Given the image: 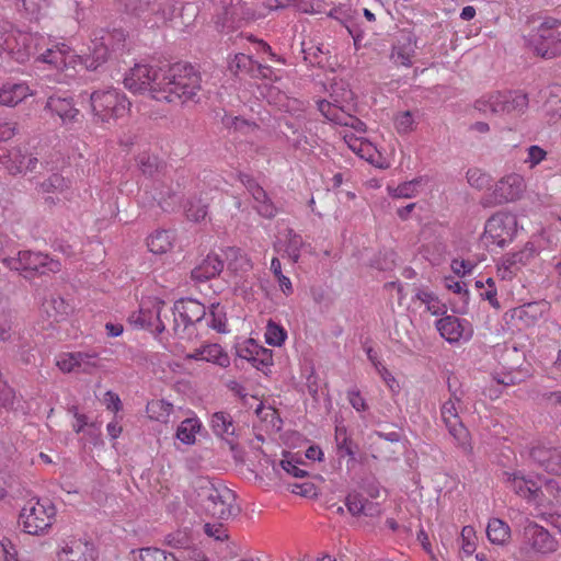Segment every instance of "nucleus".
I'll return each instance as SVG.
<instances>
[{
  "instance_id": "nucleus-1",
  "label": "nucleus",
  "mask_w": 561,
  "mask_h": 561,
  "mask_svg": "<svg viewBox=\"0 0 561 561\" xmlns=\"http://www.w3.org/2000/svg\"><path fill=\"white\" fill-rule=\"evenodd\" d=\"M161 80L157 101L186 102L194 100L201 90V76L191 65L174 64L165 68Z\"/></svg>"
},
{
  "instance_id": "nucleus-2",
  "label": "nucleus",
  "mask_w": 561,
  "mask_h": 561,
  "mask_svg": "<svg viewBox=\"0 0 561 561\" xmlns=\"http://www.w3.org/2000/svg\"><path fill=\"white\" fill-rule=\"evenodd\" d=\"M197 502L204 512L217 519L227 520L239 513L234 505L236 494L225 485H216L208 478L195 481Z\"/></svg>"
},
{
  "instance_id": "nucleus-3",
  "label": "nucleus",
  "mask_w": 561,
  "mask_h": 561,
  "mask_svg": "<svg viewBox=\"0 0 561 561\" xmlns=\"http://www.w3.org/2000/svg\"><path fill=\"white\" fill-rule=\"evenodd\" d=\"M527 46L534 55L543 59L561 56V19L546 16L527 38Z\"/></svg>"
},
{
  "instance_id": "nucleus-4",
  "label": "nucleus",
  "mask_w": 561,
  "mask_h": 561,
  "mask_svg": "<svg viewBox=\"0 0 561 561\" xmlns=\"http://www.w3.org/2000/svg\"><path fill=\"white\" fill-rule=\"evenodd\" d=\"M519 552L525 557L547 556L559 547L557 538L543 526L526 518L518 530Z\"/></svg>"
},
{
  "instance_id": "nucleus-5",
  "label": "nucleus",
  "mask_w": 561,
  "mask_h": 561,
  "mask_svg": "<svg viewBox=\"0 0 561 561\" xmlns=\"http://www.w3.org/2000/svg\"><path fill=\"white\" fill-rule=\"evenodd\" d=\"M2 262L10 270L19 272L24 278L58 273L61 270L59 261L41 252L20 251L16 256L4 257Z\"/></svg>"
},
{
  "instance_id": "nucleus-6",
  "label": "nucleus",
  "mask_w": 561,
  "mask_h": 561,
  "mask_svg": "<svg viewBox=\"0 0 561 561\" xmlns=\"http://www.w3.org/2000/svg\"><path fill=\"white\" fill-rule=\"evenodd\" d=\"M90 102L94 117L103 123L124 117L131 105L127 96L117 89L94 91L90 95Z\"/></svg>"
},
{
  "instance_id": "nucleus-7",
  "label": "nucleus",
  "mask_w": 561,
  "mask_h": 561,
  "mask_svg": "<svg viewBox=\"0 0 561 561\" xmlns=\"http://www.w3.org/2000/svg\"><path fill=\"white\" fill-rule=\"evenodd\" d=\"M56 508L48 499H31L20 513V523L25 533L41 535L53 524Z\"/></svg>"
},
{
  "instance_id": "nucleus-8",
  "label": "nucleus",
  "mask_w": 561,
  "mask_h": 561,
  "mask_svg": "<svg viewBox=\"0 0 561 561\" xmlns=\"http://www.w3.org/2000/svg\"><path fill=\"white\" fill-rule=\"evenodd\" d=\"M476 107L481 112L499 116H517L527 110L528 98L519 91L496 92L477 101Z\"/></svg>"
},
{
  "instance_id": "nucleus-9",
  "label": "nucleus",
  "mask_w": 561,
  "mask_h": 561,
  "mask_svg": "<svg viewBox=\"0 0 561 561\" xmlns=\"http://www.w3.org/2000/svg\"><path fill=\"white\" fill-rule=\"evenodd\" d=\"M164 69L156 68L147 64H136L124 78V85L133 93H146L156 100V94L161 92V78Z\"/></svg>"
},
{
  "instance_id": "nucleus-10",
  "label": "nucleus",
  "mask_w": 561,
  "mask_h": 561,
  "mask_svg": "<svg viewBox=\"0 0 561 561\" xmlns=\"http://www.w3.org/2000/svg\"><path fill=\"white\" fill-rule=\"evenodd\" d=\"M123 39V32L117 30L113 32L101 30L94 33V37L91 39V45L89 46L90 53L80 56V62L89 70H96L107 60L110 51L115 47V43Z\"/></svg>"
},
{
  "instance_id": "nucleus-11",
  "label": "nucleus",
  "mask_w": 561,
  "mask_h": 561,
  "mask_svg": "<svg viewBox=\"0 0 561 561\" xmlns=\"http://www.w3.org/2000/svg\"><path fill=\"white\" fill-rule=\"evenodd\" d=\"M517 233V218L508 211H497L485 222L484 234L492 243L504 247L512 242Z\"/></svg>"
},
{
  "instance_id": "nucleus-12",
  "label": "nucleus",
  "mask_w": 561,
  "mask_h": 561,
  "mask_svg": "<svg viewBox=\"0 0 561 561\" xmlns=\"http://www.w3.org/2000/svg\"><path fill=\"white\" fill-rule=\"evenodd\" d=\"M172 332L182 336L186 329L202 322L206 316L205 306L194 299H181L171 310Z\"/></svg>"
},
{
  "instance_id": "nucleus-13",
  "label": "nucleus",
  "mask_w": 561,
  "mask_h": 561,
  "mask_svg": "<svg viewBox=\"0 0 561 561\" xmlns=\"http://www.w3.org/2000/svg\"><path fill=\"white\" fill-rule=\"evenodd\" d=\"M35 191L50 206L61 199L70 201L75 194L71 180L57 172L38 182Z\"/></svg>"
},
{
  "instance_id": "nucleus-14",
  "label": "nucleus",
  "mask_w": 561,
  "mask_h": 561,
  "mask_svg": "<svg viewBox=\"0 0 561 561\" xmlns=\"http://www.w3.org/2000/svg\"><path fill=\"white\" fill-rule=\"evenodd\" d=\"M0 163L12 175L38 172L44 163L21 148H11L0 156Z\"/></svg>"
},
{
  "instance_id": "nucleus-15",
  "label": "nucleus",
  "mask_w": 561,
  "mask_h": 561,
  "mask_svg": "<svg viewBox=\"0 0 561 561\" xmlns=\"http://www.w3.org/2000/svg\"><path fill=\"white\" fill-rule=\"evenodd\" d=\"M164 307L165 302L157 298L141 302L135 322L157 334L164 332L167 330V324L162 318H167Z\"/></svg>"
},
{
  "instance_id": "nucleus-16",
  "label": "nucleus",
  "mask_w": 561,
  "mask_h": 561,
  "mask_svg": "<svg viewBox=\"0 0 561 561\" xmlns=\"http://www.w3.org/2000/svg\"><path fill=\"white\" fill-rule=\"evenodd\" d=\"M538 254V249L533 242H527L523 249L517 252L508 253L501 259L497 265V273L503 278H512L524 266L529 264Z\"/></svg>"
},
{
  "instance_id": "nucleus-17",
  "label": "nucleus",
  "mask_w": 561,
  "mask_h": 561,
  "mask_svg": "<svg viewBox=\"0 0 561 561\" xmlns=\"http://www.w3.org/2000/svg\"><path fill=\"white\" fill-rule=\"evenodd\" d=\"M460 401L461 398L456 392H453L450 398L442 405L440 414L450 435L454 436L459 445L463 446L467 443V431L458 414Z\"/></svg>"
},
{
  "instance_id": "nucleus-18",
  "label": "nucleus",
  "mask_w": 561,
  "mask_h": 561,
  "mask_svg": "<svg viewBox=\"0 0 561 561\" xmlns=\"http://www.w3.org/2000/svg\"><path fill=\"white\" fill-rule=\"evenodd\" d=\"M436 329L440 336L448 343L469 341L473 335V329L469 321L455 316H445L436 321Z\"/></svg>"
},
{
  "instance_id": "nucleus-19",
  "label": "nucleus",
  "mask_w": 561,
  "mask_h": 561,
  "mask_svg": "<svg viewBox=\"0 0 561 561\" xmlns=\"http://www.w3.org/2000/svg\"><path fill=\"white\" fill-rule=\"evenodd\" d=\"M37 59L56 69L65 70L75 68V66L80 61V56L77 55L67 44L57 43L47 48L38 56Z\"/></svg>"
},
{
  "instance_id": "nucleus-20",
  "label": "nucleus",
  "mask_w": 561,
  "mask_h": 561,
  "mask_svg": "<svg viewBox=\"0 0 561 561\" xmlns=\"http://www.w3.org/2000/svg\"><path fill=\"white\" fill-rule=\"evenodd\" d=\"M57 559L58 561H96L98 552L92 542L75 539L57 552Z\"/></svg>"
},
{
  "instance_id": "nucleus-21",
  "label": "nucleus",
  "mask_w": 561,
  "mask_h": 561,
  "mask_svg": "<svg viewBox=\"0 0 561 561\" xmlns=\"http://www.w3.org/2000/svg\"><path fill=\"white\" fill-rule=\"evenodd\" d=\"M525 191V182L522 175L512 173L501 179L493 191L495 202L507 203L518 199Z\"/></svg>"
},
{
  "instance_id": "nucleus-22",
  "label": "nucleus",
  "mask_w": 561,
  "mask_h": 561,
  "mask_svg": "<svg viewBox=\"0 0 561 561\" xmlns=\"http://www.w3.org/2000/svg\"><path fill=\"white\" fill-rule=\"evenodd\" d=\"M415 50L416 37L411 32L403 31L392 46L390 58L396 65L411 67Z\"/></svg>"
},
{
  "instance_id": "nucleus-23",
  "label": "nucleus",
  "mask_w": 561,
  "mask_h": 561,
  "mask_svg": "<svg viewBox=\"0 0 561 561\" xmlns=\"http://www.w3.org/2000/svg\"><path fill=\"white\" fill-rule=\"evenodd\" d=\"M530 457L547 472L561 476V448L535 446L530 450Z\"/></svg>"
},
{
  "instance_id": "nucleus-24",
  "label": "nucleus",
  "mask_w": 561,
  "mask_h": 561,
  "mask_svg": "<svg viewBox=\"0 0 561 561\" xmlns=\"http://www.w3.org/2000/svg\"><path fill=\"white\" fill-rule=\"evenodd\" d=\"M45 110L49 111L53 115L58 116L64 125L78 122L80 116V111L75 107L71 98L51 95L46 102Z\"/></svg>"
},
{
  "instance_id": "nucleus-25",
  "label": "nucleus",
  "mask_w": 561,
  "mask_h": 561,
  "mask_svg": "<svg viewBox=\"0 0 561 561\" xmlns=\"http://www.w3.org/2000/svg\"><path fill=\"white\" fill-rule=\"evenodd\" d=\"M211 430L216 436L225 439L231 448L236 445V425L232 416L224 411L213 414L210 420Z\"/></svg>"
},
{
  "instance_id": "nucleus-26",
  "label": "nucleus",
  "mask_w": 561,
  "mask_h": 561,
  "mask_svg": "<svg viewBox=\"0 0 561 561\" xmlns=\"http://www.w3.org/2000/svg\"><path fill=\"white\" fill-rule=\"evenodd\" d=\"M224 270V260L216 253L208 254L196 267L192 270V278L206 282L218 276Z\"/></svg>"
},
{
  "instance_id": "nucleus-27",
  "label": "nucleus",
  "mask_w": 561,
  "mask_h": 561,
  "mask_svg": "<svg viewBox=\"0 0 561 561\" xmlns=\"http://www.w3.org/2000/svg\"><path fill=\"white\" fill-rule=\"evenodd\" d=\"M507 486L517 495L531 500L539 492V486L533 480L526 479L520 472H504Z\"/></svg>"
},
{
  "instance_id": "nucleus-28",
  "label": "nucleus",
  "mask_w": 561,
  "mask_h": 561,
  "mask_svg": "<svg viewBox=\"0 0 561 561\" xmlns=\"http://www.w3.org/2000/svg\"><path fill=\"white\" fill-rule=\"evenodd\" d=\"M31 94L26 83H4L0 87V105L15 106Z\"/></svg>"
},
{
  "instance_id": "nucleus-29",
  "label": "nucleus",
  "mask_w": 561,
  "mask_h": 561,
  "mask_svg": "<svg viewBox=\"0 0 561 561\" xmlns=\"http://www.w3.org/2000/svg\"><path fill=\"white\" fill-rule=\"evenodd\" d=\"M486 536L492 543L504 546L511 538V527L500 518H491L486 526Z\"/></svg>"
},
{
  "instance_id": "nucleus-30",
  "label": "nucleus",
  "mask_w": 561,
  "mask_h": 561,
  "mask_svg": "<svg viewBox=\"0 0 561 561\" xmlns=\"http://www.w3.org/2000/svg\"><path fill=\"white\" fill-rule=\"evenodd\" d=\"M427 180L423 176L415 178L411 181L403 182L397 187H388L390 196L394 198H412L419 194Z\"/></svg>"
},
{
  "instance_id": "nucleus-31",
  "label": "nucleus",
  "mask_w": 561,
  "mask_h": 561,
  "mask_svg": "<svg viewBox=\"0 0 561 561\" xmlns=\"http://www.w3.org/2000/svg\"><path fill=\"white\" fill-rule=\"evenodd\" d=\"M174 241V236L168 230H157L147 240L149 250L154 254H163L168 252Z\"/></svg>"
},
{
  "instance_id": "nucleus-32",
  "label": "nucleus",
  "mask_w": 561,
  "mask_h": 561,
  "mask_svg": "<svg viewBox=\"0 0 561 561\" xmlns=\"http://www.w3.org/2000/svg\"><path fill=\"white\" fill-rule=\"evenodd\" d=\"M304 58L308 60L312 66L325 67L330 58V49L324 44H311L302 48Z\"/></svg>"
},
{
  "instance_id": "nucleus-33",
  "label": "nucleus",
  "mask_w": 561,
  "mask_h": 561,
  "mask_svg": "<svg viewBox=\"0 0 561 561\" xmlns=\"http://www.w3.org/2000/svg\"><path fill=\"white\" fill-rule=\"evenodd\" d=\"M252 197L254 201L253 208L260 216L272 219L277 215L276 206L263 187L255 192Z\"/></svg>"
},
{
  "instance_id": "nucleus-34",
  "label": "nucleus",
  "mask_w": 561,
  "mask_h": 561,
  "mask_svg": "<svg viewBox=\"0 0 561 561\" xmlns=\"http://www.w3.org/2000/svg\"><path fill=\"white\" fill-rule=\"evenodd\" d=\"M319 111L331 122L346 126L351 114L346 113L341 106L325 100L319 102Z\"/></svg>"
},
{
  "instance_id": "nucleus-35",
  "label": "nucleus",
  "mask_w": 561,
  "mask_h": 561,
  "mask_svg": "<svg viewBox=\"0 0 561 561\" xmlns=\"http://www.w3.org/2000/svg\"><path fill=\"white\" fill-rule=\"evenodd\" d=\"M77 360L79 373L92 374L103 367L100 354L94 351L77 352Z\"/></svg>"
},
{
  "instance_id": "nucleus-36",
  "label": "nucleus",
  "mask_w": 561,
  "mask_h": 561,
  "mask_svg": "<svg viewBox=\"0 0 561 561\" xmlns=\"http://www.w3.org/2000/svg\"><path fill=\"white\" fill-rule=\"evenodd\" d=\"M44 311L51 321L58 322L68 313L69 305L59 296H51L43 304Z\"/></svg>"
},
{
  "instance_id": "nucleus-37",
  "label": "nucleus",
  "mask_w": 561,
  "mask_h": 561,
  "mask_svg": "<svg viewBox=\"0 0 561 561\" xmlns=\"http://www.w3.org/2000/svg\"><path fill=\"white\" fill-rule=\"evenodd\" d=\"M257 61L245 54H237L229 62V70L233 75L245 73L254 78Z\"/></svg>"
},
{
  "instance_id": "nucleus-38",
  "label": "nucleus",
  "mask_w": 561,
  "mask_h": 561,
  "mask_svg": "<svg viewBox=\"0 0 561 561\" xmlns=\"http://www.w3.org/2000/svg\"><path fill=\"white\" fill-rule=\"evenodd\" d=\"M415 298L421 301L428 312L433 316H439L446 313V305L442 302L436 295L431 291L419 289L415 294Z\"/></svg>"
},
{
  "instance_id": "nucleus-39",
  "label": "nucleus",
  "mask_w": 561,
  "mask_h": 561,
  "mask_svg": "<svg viewBox=\"0 0 561 561\" xmlns=\"http://www.w3.org/2000/svg\"><path fill=\"white\" fill-rule=\"evenodd\" d=\"M201 423L196 417H188L181 422L176 430V437L186 445L195 443V434L199 431Z\"/></svg>"
},
{
  "instance_id": "nucleus-40",
  "label": "nucleus",
  "mask_w": 561,
  "mask_h": 561,
  "mask_svg": "<svg viewBox=\"0 0 561 561\" xmlns=\"http://www.w3.org/2000/svg\"><path fill=\"white\" fill-rule=\"evenodd\" d=\"M173 405L164 400H152L148 402L146 411L151 420L168 423Z\"/></svg>"
},
{
  "instance_id": "nucleus-41",
  "label": "nucleus",
  "mask_w": 561,
  "mask_h": 561,
  "mask_svg": "<svg viewBox=\"0 0 561 561\" xmlns=\"http://www.w3.org/2000/svg\"><path fill=\"white\" fill-rule=\"evenodd\" d=\"M187 219L201 221L205 219L208 213V204L202 197H192L184 206Z\"/></svg>"
},
{
  "instance_id": "nucleus-42",
  "label": "nucleus",
  "mask_w": 561,
  "mask_h": 561,
  "mask_svg": "<svg viewBox=\"0 0 561 561\" xmlns=\"http://www.w3.org/2000/svg\"><path fill=\"white\" fill-rule=\"evenodd\" d=\"M345 505L348 512L356 516L360 514L371 515L373 505L362 494L351 493L346 496Z\"/></svg>"
},
{
  "instance_id": "nucleus-43",
  "label": "nucleus",
  "mask_w": 561,
  "mask_h": 561,
  "mask_svg": "<svg viewBox=\"0 0 561 561\" xmlns=\"http://www.w3.org/2000/svg\"><path fill=\"white\" fill-rule=\"evenodd\" d=\"M204 360L219 365L220 367H227L230 364V358L218 344H206L203 345Z\"/></svg>"
},
{
  "instance_id": "nucleus-44",
  "label": "nucleus",
  "mask_w": 561,
  "mask_h": 561,
  "mask_svg": "<svg viewBox=\"0 0 561 561\" xmlns=\"http://www.w3.org/2000/svg\"><path fill=\"white\" fill-rule=\"evenodd\" d=\"M302 247L304 241L301 236L297 234L293 229H288L286 233L285 252L294 263L298 262Z\"/></svg>"
},
{
  "instance_id": "nucleus-45",
  "label": "nucleus",
  "mask_w": 561,
  "mask_h": 561,
  "mask_svg": "<svg viewBox=\"0 0 561 561\" xmlns=\"http://www.w3.org/2000/svg\"><path fill=\"white\" fill-rule=\"evenodd\" d=\"M255 348H257L255 356L253 355V352L249 348H245L241 351L240 356L242 358L248 359L249 362H252L253 366L257 367L260 365L262 366H268L272 364V354L270 350L260 347L257 345H254Z\"/></svg>"
},
{
  "instance_id": "nucleus-46",
  "label": "nucleus",
  "mask_w": 561,
  "mask_h": 561,
  "mask_svg": "<svg viewBox=\"0 0 561 561\" xmlns=\"http://www.w3.org/2000/svg\"><path fill=\"white\" fill-rule=\"evenodd\" d=\"M225 256L229 261H234V263L229 262L228 267L233 270H242L248 271L252 267L250 260L244 255L240 249L238 248H228L225 251Z\"/></svg>"
},
{
  "instance_id": "nucleus-47",
  "label": "nucleus",
  "mask_w": 561,
  "mask_h": 561,
  "mask_svg": "<svg viewBox=\"0 0 561 561\" xmlns=\"http://www.w3.org/2000/svg\"><path fill=\"white\" fill-rule=\"evenodd\" d=\"M207 324L219 333L227 332V318L222 308L215 305L211 306Z\"/></svg>"
},
{
  "instance_id": "nucleus-48",
  "label": "nucleus",
  "mask_w": 561,
  "mask_h": 561,
  "mask_svg": "<svg viewBox=\"0 0 561 561\" xmlns=\"http://www.w3.org/2000/svg\"><path fill=\"white\" fill-rule=\"evenodd\" d=\"M222 124L228 128H233L234 130H239L244 134L257 129V125L255 123L249 122L239 116H232L227 114L222 117Z\"/></svg>"
},
{
  "instance_id": "nucleus-49",
  "label": "nucleus",
  "mask_w": 561,
  "mask_h": 561,
  "mask_svg": "<svg viewBox=\"0 0 561 561\" xmlns=\"http://www.w3.org/2000/svg\"><path fill=\"white\" fill-rule=\"evenodd\" d=\"M286 331L278 324L270 321L265 331V341L268 345L280 346L286 339Z\"/></svg>"
},
{
  "instance_id": "nucleus-50",
  "label": "nucleus",
  "mask_w": 561,
  "mask_h": 561,
  "mask_svg": "<svg viewBox=\"0 0 561 561\" xmlns=\"http://www.w3.org/2000/svg\"><path fill=\"white\" fill-rule=\"evenodd\" d=\"M139 561H176V559L161 549L148 547L140 549Z\"/></svg>"
},
{
  "instance_id": "nucleus-51",
  "label": "nucleus",
  "mask_w": 561,
  "mask_h": 561,
  "mask_svg": "<svg viewBox=\"0 0 561 561\" xmlns=\"http://www.w3.org/2000/svg\"><path fill=\"white\" fill-rule=\"evenodd\" d=\"M271 271L278 280L282 291L288 296L293 294V285L290 279L282 273V264L277 257H273L271 262Z\"/></svg>"
},
{
  "instance_id": "nucleus-52",
  "label": "nucleus",
  "mask_w": 561,
  "mask_h": 561,
  "mask_svg": "<svg viewBox=\"0 0 561 561\" xmlns=\"http://www.w3.org/2000/svg\"><path fill=\"white\" fill-rule=\"evenodd\" d=\"M415 119L411 111L400 112L396 115L394 127L399 134H409L414 129Z\"/></svg>"
},
{
  "instance_id": "nucleus-53",
  "label": "nucleus",
  "mask_w": 561,
  "mask_h": 561,
  "mask_svg": "<svg viewBox=\"0 0 561 561\" xmlns=\"http://www.w3.org/2000/svg\"><path fill=\"white\" fill-rule=\"evenodd\" d=\"M12 325V316L0 299V341L5 342L11 337Z\"/></svg>"
},
{
  "instance_id": "nucleus-54",
  "label": "nucleus",
  "mask_w": 561,
  "mask_h": 561,
  "mask_svg": "<svg viewBox=\"0 0 561 561\" xmlns=\"http://www.w3.org/2000/svg\"><path fill=\"white\" fill-rule=\"evenodd\" d=\"M154 0H126V11L138 18H147L150 2Z\"/></svg>"
},
{
  "instance_id": "nucleus-55",
  "label": "nucleus",
  "mask_w": 561,
  "mask_h": 561,
  "mask_svg": "<svg viewBox=\"0 0 561 561\" xmlns=\"http://www.w3.org/2000/svg\"><path fill=\"white\" fill-rule=\"evenodd\" d=\"M276 8H294L295 10L302 13L314 12V5L312 0H277Z\"/></svg>"
},
{
  "instance_id": "nucleus-56",
  "label": "nucleus",
  "mask_w": 561,
  "mask_h": 561,
  "mask_svg": "<svg viewBox=\"0 0 561 561\" xmlns=\"http://www.w3.org/2000/svg\"><path fill=\"white\" fill-rule=\"evenodd\" d=\"M137 161H138V165L141 170V172L146 175L151 176L159 169V161H158V158L154 156H150L148 153H141V154H139Z\"/></svg>"
},
{
  "instance_id": "nucleus-57",
  "label": "nucleus",
  "mask_w": 561,
  "mask_h": 561,
  "mask_svg": "<svg viewBox=\"0 0 561 561\" xmlns=\"http://www.w3.org/2000/svg\"><path fill=\"white\" fill-rule=\"evenodd\" d=\"M467 181L470 186L482 190L489 185L490 178L479 169H469L467 172Z\"/></svg>"
},
{
  "instance_id": "nucleus-58",
  "label": "nucleus",
  "mask_w": 561,
  "mask_h": 561,
  "mask_svg": "<svg viewBox=\"0 0 561 561\" xmlns=\"http://www.w3.org/2000/svg\"><path fill=\"white\" fill-rule=\"evenodd\" d=\"M77 364V352L61 354L56 362L62 373L78 371Z\"/></svg>"
},
{
  "instance_id": "nucleus-59",
  "label": "nucleus",
  "mask_w": 561,
  "mask_h": 561,
  "mask_svg": "<svg viewBox=\"0 0 561 561\" xmlns=\"http://www.w3.org/2000/svg\"><path fill=\"white\" fill-rule=\"evenodd\" d=\"M336 446H337V454L340 457H345V456H348L351 457L352 459L355 458V445L353 444V442L344 436V437H341V431L337 430V433H336Z\"/></svg>"
},
{
  "instance_id": "nucleus-60",
  "label": "nucleus",
  "mask_w": 561,
  "mask_h": 561,
  "mask_svg": "<svg viewBox=\"0 0 561 561\" xmlns=\"http://www.w3.org/2000/svg\"><path fill=\"white\" fill-rule=\"evenodd\" d=\"M21 7L31 16H36L44 8L48 7L49 0H18Z\"/></svg>"
},
{
  "instance_id": "nucleus-61",
  "label": "nucleus",
  "mask_w": 561,
  "mask_h": 561,
  "mask_svg": "<svg viewBox=\"0 0 561 561\" xmlns=\"http://www.w3.org/2000/svg\"><path fill=\"white\" fill-rule=\"evenodd\" d=\"M546 156V150L539 146L533 145L527 148V158L525 159V163H528L530 168H534L545 160Z\"/></svg>"
},
{
  "instance_id": "nucleus-62",
  "label": "nucleus",
  "mask_w": 561,
  "mask_h": 561,
  "mask_svg": "<svg viewBox=\"0 0 561 561\" xmlns=\"http://www.w3.org/2000/svg\"><path fill=\"white\" fill-rule=\"evenodd\" d=\"M204 533L218 541H224L228 539L227 529L224 527L222 524H210L206 523L204 525Z\"/></svg>"
},
{
  "instance_id": "nucleus-63",
  "label": "nucleus",
  "mask_w": 561,
  "mask_h": 561,
  "mask_svg": "<svg viewBox=\"0 0 561 561\" xmlns=\"http://www.w3.org/2000/svg\"><path fill=\"white\" fill-rule=\"evenodd\" d=\"M345 141L347 142L350 149H352L354 152H356L358 156L364 158V152L370 150V144L365 142L358 138H355L353 135L344 136Z\"/></svg>"
},
{
  "instance_id": "nucleus-64",
  "label": "nucleus",
  "mask_w": 561,
  "mask_h": 561,
  "mask_svg": "<svg viewBox=\"0 0 561 561\" xmlns=\"http://www.w3.org/2000/svg\"><path fill=\"white\" fill-rule=\"evenodd\" d=\"M213 7L216 9L217 15L219 19H222V23L225 24L228 15L232 14V0H210Z\"/></svg>"
}]
</instances>
